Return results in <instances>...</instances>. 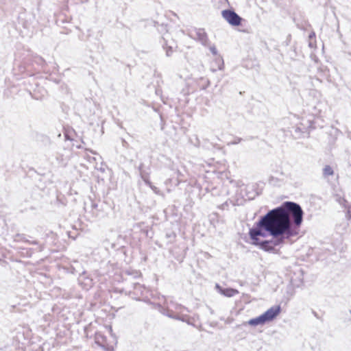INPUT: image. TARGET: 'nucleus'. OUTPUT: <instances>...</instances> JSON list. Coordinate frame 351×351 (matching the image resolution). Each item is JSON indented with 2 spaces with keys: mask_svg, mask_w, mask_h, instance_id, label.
<instances>
[{
  "mask_svg": "<svg viewBox=\"0 0 351 351\" xmlns=\"http://www.w3.org/2000/svg\"><path fill=\"white\" fill-rule=\"evenodd\" d=\"M281 208L288 217H291L294 226L299 228L302 223L304 214L300 206L295 202H285Z\"/></svg>",
  "mask_w": 351,
  "mask_h": 351,
  "instance_id": "nucleus-2",
  "label": "nucleus"
},
{
  "mask_svg": "<svg viewBox=\"0 0 351 351\" xmlns=\"http://www.w3.org/2000/svg\"><path fill=\"white\" fill-rule=\"evenodd\" d=\"M224 67L223 60L220 56H216L211 63V69L213 71L222 70Z\"/></svg>",
  "mask_w": 351,
  "mask_h": 351,
  "instance_id": "nucleus-7",
  "label": "nucleus"
},
{
  "mask_svg": "<svg viewBox=\"0 0 351 351\" xmlns=\"http://www.w3.org/2000/svg\"><path fill=\"white\" fill-rule=\"evenodd\" d=\"M285 242L284 237L274 238V241H260L259 246L261 249L265 251H271L274 249V247L279 245Z\"/></svg>",
  "mask_w": 351,
  "mask_h": 351,
  "instance_id": "nucleus-5",
  "label": "nucleus"
},
{
  "mask_svg": "<svg viewBox=\"0 0 351 351\" xmlns=\"http://www.w3.org/2000/svg\"><path fill=\"white\" fill-rule=\"evenodd\" d=\"M335 173L334 168L330 165H326L323 169V175L325 178L333 176Z\"/></svg>",
  "mask_w": 351,
  "mask_h": 351,
  "instance_id": "nucleus-9",
  "label": "nucleus"
},
{
  "mask_svg": "<svg viewBox=\"0 0 351 351\" xmlns=\"http://www.w3.org/2000/svg\"><path fill=\"white\" fill-rule=\"evenodd\" d=\"M258 226L269 232L274 238L279 237L289 239L298 234L297 232H293L291 229L289 217L281 206L269 211L258 221Z\"/></svg>",
  "mask_w": 351,
  "mask_h": 351,
  "instance_id": "nucleus-1",
  "label": "nucleus"
},
{
  "mask_svg": "<svg viewBox=\"0 0 351 351\" xmlns=\"http://www.w3.org/2000/svg\"><path fill=\"white\" fill-rule=\"evenodd\" d=\"M221 15L223 19L231 25L239 26L241 24L242 19L232 10H223Z\"/></svg>",
  "mask_w": 351,
  "mask_h": 351,
  "instance_id": "nucleus-4",
  "label": "nucleus"
},
{
  "mask_svg": "<svg viewBox=\"0 0 351 351\" xmlns=\"http://www.w3.org/2000/svg\"><path fill=\"white\" fill-rule=\"evenodd\" d=\"M309 38L310 39L315 38V32L311 33V34L309 35Z\"/></svg>",
  "mask_w": 351,
  "mask_h": 351,
  "instance_id": "nucleus-11",
  "label": "nucleus"
},
{
  "mask_svg": "<svg viewBox=\"0 0 351 351\" xmlns=\"http://www.w3.org/2000/svg\"><path fill=\"white\" fill-rule=\"evenodd\" d=\"M219 293L226 297L230 298L239 294V291L232 288L223 289L219 286H217Z\"/></svg>",
  "mask_w": 351,
  "mask_h": 351,
  "instance_id": "nucleus-8",
  "label": "nucleus"
},
{
  "mask_svg": "<svg viewBox=\"0 0 351 351\" xmlns=\"http://www.w3.org/2000/svg\"><path fill=\"white\" fill-rule=\"evenodd\" d=\"M280 306L276 305L269 308L261 315L250 319L247 323L250 326L263 325L266 322L274 320L280 313Z\"/></svg>",
  "mask_w": 351,
  "mask_h": 351,
  "instance_id": "nucleus-3",
  "label": "nucleus"
},
{
  "mask_svg": "<svg viewBox=\"0 0 351 351\" xmlns=\"http://www.w3.org/2000/svg\"><path fill=\"white\" fill-rule=\"evenodd\" d=\"M348 217L351 219V204L347 207Z\"/></svg>",
  "mask_w": 351,
  "mask_h": 351,
  "instance_id": "nucleus-10",
  "label": "nucleus"
},
{
  "mask_svg": "<svg viewBox=\"0 0 351 351\" xmlns=\"http://www.w3.org/2000/svg\"><path fill=\"white\" fill-rule=\"evenodd\" d=\"M257 226V228L250 229L249 232L250 237L254 245H259L261 241L259 237H264L265 236V234L261 229V227H259L258 225Z\"/></svg>",
  "mask_w": 351,
  "mask_h": 351,
  "instance_id": "nucleus-6",
  "label": "nucleus"
}]
</instances>
